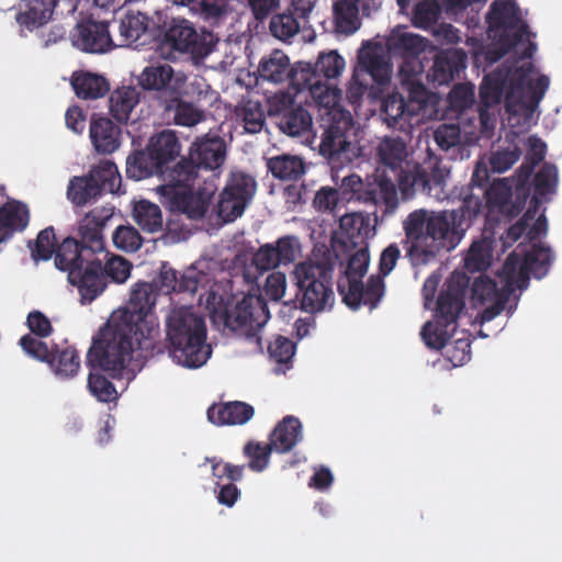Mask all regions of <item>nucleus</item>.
<instances>
[{"mask_svg":"<svg viewBox=\"0 0 562 562\" xmlns=\"http://www.w3.org/2000/svg\"><path fill=\"white\" fill-rule=\"evenodd\" d=\"M158 292L151 282H137L131 290L128 305L113 313L93 338L87 352V366L121 379L133 355L153 347L154 326L148 315L156 305Z\"/></svg>","mask_w":562,"mask_h":562,"instance_id":"f257e3e1","label":"nucleus"},{"mask_svg":"<svg viewBox=\"0 0 562 562\" xmlns=\"http://www.w3.org/2000/svg\"><path fill=\"white\" fill-rule=\"evenodd\" d=\"M491 178H471L468 187H462V195L456 196L462 204L459 210L428 211L418 209L403 221L405 238L402 244L413 267L427 266L435 261L441 251H450L460 243L463 222L474 220L483 207L480 196L472 194V186H482Z\"/></svg>","mask_w":562,"mask_h":562,"instance_id":"f03ea898","label":"nucleus"},{"mask_svg":"<svg viewBox=\"0 0 562 562\" xmlns=\"http://www.w3.org/2000/svg\"><path fill=\"white\" fill-rule=\"evenodd\" d=\"M289 87L283 91V110L285 104H294V98L306 93L316 105L324 108L322 120L326 122L319 153L328 158L339 155L349 146L347 132L352 126V117L336 106L341 99V91L329 82H323L316 78L313 66L310 63H296L286 74Z\"/></svg>","mask_w":562,"mask_h":562,"instance_id":"7ed1b4c3","label":"nucleus"},{"mask_svg":"<svg viewBox=\"0 0 562 562\" xmlns=\"http://www.w3.org/2000/svg\"><path fill=\"white\" fill-rule=\"evenodd\" d=\"M338 255L326 246L317 247L313 256L297 263L292 278L297 286L294 301H283V306L299 307L310 314L331 308L335 303L333 290L334 269Z\"/></svg>","mask_w":562,"mask_h":562,"instance_id":"20e7f679","label":"nucleus"},{"mask_svg":"<svg viewBox=\"0 0 562 562\" xmlns=\"http://www.w3.org/2000/svg\"><path fill=\"white\" fill-rule=\"evenodd\" d=\"M166 333L169 355L178 364L196 369L211 357L204 318L194 313L192 307L171 310L166 318Z\"/></svg>","mask_w":562,"mask_h":562,"instance_id":"39448f33","label":"nucleus"},{"mask_svg":"<svg viewBox=\"0 0 562 562\" xmlns=\"http://www.w3.org/2000/svg\"><path fill=\"white\" fill-rule=\"evenodd\" d=\"M470 279L463 272H453L441 290L435 311V322H427L420 331L427 347L441 350L457 329V321L465 306Z\"/></svg>","mask_w":562,"mask_h":562,"instance_id":"423d86ee","label":"nucleus"},{"mask_svg":"<svg viewBox=\"0 0 562 562\" xmlns=\"http://www.w3.org/2000/svg\"><path fill=\"white\" fill-rule=\"evenodd\" d=\"M533 70L532 63H526L517 67L509 76L505 93V108L510 115V121L522 115L525 124L529 125L549 88L550 80L546 75L539 76L537 80L530 79Z\"/></svg>","mask_w":562,"mask_h":562,"instance_id":"0eeeda50","label":"nucleus"},{"mask_svg":"<svg viewBox=\"0 0 562 562\" xmlns=\"http://www.w3.org/2000/svg\"><path fill=\"white\" fill-rule=\"evenodd\" d=\"M196 178H171L172 181L157 187L160 202L171 211L186 214L191 220L204 217L215 193V186L204 180L195 186L191 180Z\"/></svg>","mask_w":562,"mask_h":562,"instance_id":"6e6552de","label":"nucleus"},{"mask_svg":"<svg viewBox=\"0 0 562 562\" xmlns=\"http://www.w3.org/2000/svg\"><path fill=\"white\" fill-rule=\"evenodd\" d=\"M180 154V144L176 134L164 131L149 140L146 151H136L126 158V173L162 175L169 170V164Z\"/></svg>","mask_w":562,"mask_h":562,"instance_id":"1a4fd4ad","label":"nucleus"},{"mask_svg":"<svg viewBox=\"0 0 562 562\" xmlns=\"http://www.w3.org/2000/svg\"><path fill=\"white\" fill-rule=\"evenodd\" d=\"M211 318L215 324H222L232 331H250L262 327L269 318L266 301L260 295L248 294L241 300L221 302L211 311Z\"/></svg>","mask_w":562,"mask_h":562,"instance_id":"9d476101","label":"nucleus"},{"mask_svg":"<svg viewBox=\"0 0 562 562\" xmlns=\"http://www.w3.org/2000/svg\"><path fill=\"white\" fill-rule=\"evenodd\" d=\"M494 181L485 191L486 203L498 212L517 216L526 206L535 192V184L541 179L532 178H493Z\"/></svg>","mask_w":562,"mask_h":562,"instance_id":"9b49d317","label":"nucleus"},{"mask_svg":"<svg viewBox=\"0 0 562 562\" xmlns=\"http://www.w3.org/2000/svg\"><path fill=\"white\" fill-rule=\"evenodd\" d=\"M94 255L81 244L76 237H66L56 249L55 266L61 271L68 272V281L77 288L80 299L88 290V280L95 274L91 271V261Z\"/></svg>","mask_w":562,"mask_h":562,"instance_id":"f8f14e48","label":"nucleus"},{"mask_svg":"<svg viewBox=\"0 0 562 562\" xmlns=\"http://www.w3.org/2000/svg\"><path fill=\"white\" fill-rule=\"evenodd\" d=\"M91 271L95 274L88 280V290L85 291L81 304H90L99 295H101L108 284L109 280L115 283H124L132 270V263L122 256L113 255L106 249L100 256L94 257L91 261Z\"/></svg>","mask_w":562,"mask_h":562,"instance_id":"ddd939ff","label":"nucleus"},{"mask_svg":"<svg viewBox=\"0 0 562 562\" xmlns=\"http://www.w3.org/2000/svg\"><path fill=\"white\" fill-rule=\"evenodd\" d=\"M166 41L177 50L190 53L194 58H203L212 52L217 37L204 30L198 32L191 23L181 20L168 29Z\"/></svg>","mask_w":562,"mask_h":562,"instance_id":"4468645a","label":"nucleus"},{"mask_svg":"<svg viewBox=\"0 0 562 562\" xmlns=\"http://www.w3.org/2000/svg\"><path fill=\"white\" fill-rule=\"evenodd\" d=\"M113 215L114 207L103 205L90 210L78 222L77 239L95 257L106 249L103 232Z\"/></svg>","mask_w":562,"mask_h":562,"instance_id":"2eb2a0df","label":"nucleus"},{"mask_svg":"<svg viewBox=\"0 0 562 562\" xmlns=\"http://www.w3.org/2000/svg\"><path fill=\"white\" fill-rule=\"evenodd\" d=\"M217 202V215L225 223L241 216L255 191V178H231Z\"/></svg>","mask_w":562,"mask_h":562,"instance_id":"dca6fc26","label":"nucleus"},{"mask_svg":"<svg viewBox=\"0 0 562 562\" xmlns=\"http://www.w3.org/2000/svg\"><path fill=\"white\" fill-rule=\"evenodd\" d=\"M136 83L145 91L175 97L183 85V71L168 64H153L136 76Z\"/></svg>","mask_w":562,"mask_h":562,"instance_id":"f3484780","label":"nucleus"},{"mask_svg":"<svg viewBox=\"0 0 562 562\" xmlns=\"http://www.w3.org/2000/svg\"><path fill=\"white\" fill-rule=\"evenodd\" d=\"M70 41L75 47L87 53H105L116 45L110 36L108 24L92 19L80 21L70 33Z\"/></svg>","mask_w":562,"mask_h":562,"instance_id":"a211bd4d","label":"nucleus"},{"mask_svg":"<svg viewBox=\"0 0 562 562\" xmlns=\"http://www.w3.org/2000/svg\"><path fill=\"white\" fill-rule=\"evenodd\" d=\"M362 178H342V184L348 183L355 192L359 193V199L366 202H372L375 205L384 204L386 213H394L398 206L397 188L391 178H366L367 188Z\"/></svg>","mask_w":562,"mask_h":562,"instance_id":"6ab92c4d","label":"nucleus"},{"mask_svg":"<svg viewBox=\"0 0 562 562\" xmlns=\"http://www.w3.org/2000/svg\"><path fill=\"white\" fill-rule=\"evenodd\" d=\"M535 184V192L529 201V206L522 217L512 225L506 232L505 244L512 245L516 243L524 234L527 235L529 222H531L539 213L542 204L551 201L552 195L555 193L559 178H540Z\"/></svg>","mask_w":562,"mask_h":562,"instance_id":"aec40b11","label":"nucleus"},{"mask_svg":"<svg viewBox=\"0 0 562 562\" xmlns=\"http://www.w3.org/2000/svg\"><path fill=\"white\" fill-rule=\"evenodd\" d=\"M370 255L367 248H361L350 256L342 276L337 281V291L344 303L353 304L360 297V282L368 271Z\"/></svg>","mask_w":562,"mask_h":562,"instance_id":"412c9836","label":"nucleus"},{"mask_svg":"<svg viewBox=\"0 0 562 562\" xmlns=\"http://www.w3.org/2000/svg\"><path fill=\"white\" fill-rule=\"evenodd\" d=\"M226 146L220 137L198 138L190 148L189 158L191 164L203 171L218 169L225 160Z\"/></svg>","mask_w":562,"mask_h":562,"instance_id":"4be33fe9","label":"nucleus"},{"mask_svg":"<svg viewBox=\"0 0 562 562\" xmlns=\"http://www.w3.org/2000/svg\"><path fill=\"white\" fill-rule=\"evenodd\" d=\"M200 280L193 271L180 273L169 262L162 261L159 273L151 282L158 293H195Z\"/></svg>","mask_w":562,"mask_h":562,"instance_id":"5701e85b","label":"nucleus"},{"mask_svg":"<svg viewBox=\"0 0 562 562\" xmlns=\"http://www.w3.org/2000/svg\"><path fill=\"white\" fill-rule=\"evenodd\" d=\"M467 57L462 48H448L438 53L429 75L432 82L438 86L450 83L465 69Z\"/></svg>","mask_w":562,"mask_h":562,"instance_id":"b1692460","label":"nucleus"},{"mask_svg":"<svg viewBox=\"0 0 562 562\" xmlns=\"http://www.w3.org/2000/svg\"><path fill=\"white\" fill-rule=\"evenodd\" d=\"M206 414L216 426H243L255 416V408L246 402L231 401L212 404Z\"/></svg>","mask_w":562,"mask_h":562,"instance_id":"393cba45","label":"nucleus"},{"mask_svg":"<svg viewBox=\"0 0 562 562\" xmlns=\"http://www.w3.org/2000/svg\"><path fill=\"white\" fill-rule=\"evenodd\" d=\"M380 164L396 176H428L417 167L415 173L406 172L403 166L407 164V146L401 138H384L378 148Z\"/></svg>","mask_w":562,"mask_h":562,"instance_id":"a878e982","label":"nucleus"},{"mask_svg":"<svg viewBox=\"0 0 562 562\" xmlns=\"http://www.w3.org/2000/svg\"><path fill=\"white\" fill-rule=\"evenodd\" d=\"M380 115L387 127L404 133L412 130V119L415 116L409 112L406 99L400 93H391L382 101Z\"/></svg>","mask_w":562,"mask_h":562,"instance_id":"bb28decb","label":"nucleus"},{"mask_svg":"<svg viewBox=\"0 0 562 562\" xmlns=\"http://www.w3.org/2000/svg\"><path fill=\"white\" fill-rule=\"evenodd\" d=\"M546 153V143L537 136H529L525 159L513 176H558L557 166L550 162H543L540 170L535 172L536 167L544 160Z\"/></svg>","mask_w":562,"mask_h":562,"instance_id":"cd10ccee","label":"nucleus"},{"mask_svg":"<svg viewBox=\"0 0 562 562\" xmlns=\"http://www.w3.org/2000/svg\"><path fill=\"white\" fill-rule=\"evenodd\" d=\"M120 128L108 117L93 116L90 122V138L97 151L111 154L120 145Z\"/></svg>","mask_w":562,"mask_h":562,"instance_id":"c85d7f7f","label":"nucleus"},{"mask_svg":"<svg viewBox=\"0 0 562 562\" xmlns=\"http://www.w3.org/2000/svg\"><path fill=\"white\" fill-rule=\"evenodd\" d=\"M116 178H71L67 188V198L79 207L100 198L104 191L106 180Z\"/></svg>","mask_w":562,"mask_h":562,"instance_id":"c756f323","label":"nucleus"},{"mask_svg":"<svg viewBox=\"0 0 562 562\" xmlns=\"http://www.w3.org/2000/svg\"><path fill=\"white\" fill-rule=\"evenodd\" d=\"M281 441V420H279L270 434L269 442L249 440L243 448L244 456L248 459L247 467L254 472H262L269 464V459L277 442Z\"/></svg>","mask_w":562,"mask_h":562,"instance_id":"7c9ffc66","label":"nucleus"},{"mask_svg":"<svg viewBox=\"0 0 562 562\" xmlns=\"http://www.w3.org/2000/svg\"><path fill=\"white\" fill-rule=\"evenodd\" d=\"M302 101L294 108V104L286 103L283 110V134L292 137H303L308 142L313 134L312 115L302 104Z\"/></svg>","mask_w":562,"mask_h":562,"instance_id":"2f4dec72","label":"nucleus"},{"mask_svg":"<svg viewBox=\"0 0 562 562\" xmlns=\"http://www.w3.org/2000/svg\"><path fill=\"white\" fill-rule=\"evenodd\" d=\"M486 20L493 30H513L521 22L520 9L515 0H494Z\"/></svg>","mask_w":562,"mask_h":562,"instance_id":"473e14b6","label":"nucleus"},{"mask_svg":"<svg viewBox=\"0 0 562 562\" xmlns=\"http://www.w3.org/2000/svg\"><path fill=\"white\" fill-rule=\"evenodd\" d=\"M360 2L361 0H334L333 23L337 33L351 35L361 26Z\"/></svg>","mask_w":562,"mask_h":562,"instance_id":"72a5a7b5","label":"nucleus"},{"mask_svg":"<svg viewBox=\"0 0 562 562\" xmlns=\"http://www.w3.org/2000/svg\"><path fill=\"white\" fill-rule=\"evenodd\" d=\"M54 0H22L18 8L16 21L26 27L45 24L53 14Z\"/></svg>","mask_w":562,"mask_h":562,"instance_id":"f704fd0d","label":"nucleus"},{"mask_svg":"<svg viewBox=\"0 0 562 562\" xmlns=\"http://www.w3.org/2000/svg\"><path fill=\"white\" fill-rule=\"evenodd\" d=\"M387 50L393 57L402 59L419 57L426 48V41L417 34L393 32L387 40Z\"/></svg>","mask_w":562,"mask_h":562,"instance_id":"c9c22d12","label":"nucleus"},{"mask_svg":"<svg viewBox=\"0 0 562 562\" xmlns=\"http://www.w3.org/2000/svg\"><path fill=\"white\" fill-rule=\"evenodd\" d=\"M71 86L79 98L98 99L106 94L110 87L104 77L92 72H76Z\"/></svg>","mask_w":562,"mask_h":562,"instance_id":"e433bc0d","label":"nucleus"},{"mask_svg":"<svg viewBox=\"0 0 562 562\" xmlns=\"http://www.w3.org/2000/svg\"><path fill=\"white\" fill-rule=\"evenodd\" d=\"M132 215L143 232L155 234L162 231V213L157 204L140 200L134 204Z\"/></svg>","mask_w":562,"mask_h":562,"instance_id":"4c0bfd02","label":"nucleus"},{"mask_svg":"<svg viewBox=\"0 0 562 562\" xmlns=\"http://www.w3.org/2000/svg\"><path fill=\"white\" fill-rule=\"evenodd\" d=\"M139 91L131 86H123L115 89L110 97V111L121 122L130 119L134 108L138 104Z\"/></svg>","mask_w":562,"mask_h":562,"instance_id":"58836bf2","label":"nucleus"},{"mask_svg":"<svg viewBox=\"0 0 562 562\" xmlns=\"http://www.w3.org/2000/svg\"><path fill=\"white\" fill-rule=\"evenodd\" d=\"M502 273L506 280L504 289L513 290L514 285H517L520 290L526 288L530 277L526 256L522 258L516 250L509 254L504 262Z\"/></svg>","mask_w":562,"mask_h":562,"instance_id":"ea45409f","label":"nucleus"},{"mask_svg":"<svg viewBox=\"0 0 562 562\" xmlns=\"http://www.w3.org/2000/svg\"><path fill=\"white\" fill-rule=\"evenodd\" d=\"M313 7V0H291L288 11L283 12V41L306 24Z\"/></svg>","mask_w":562,"mask_h":562,"instance_id":"a19ab883","label":"nucleus"},{"mask_svg":"<svg viewBox=\"0 0 562 562\" xmlns=\"http://www.w3.org/2000/svg\"><path fill=\"white\" fill-rule=\"evenodd\" d=\"M148 29V18L139 11H127L120 20L117 45H128L138 41Z\"/></svg>","mask_w":562,"mask_h":562,"instance_id":"79ce46f5","label":"nucleus"},{"mask_svg":"<svg viewBox=\"0 0 562 562\" xmlns=\"http://www.w3.org/2000/svg\"><path fill=\"white\" fill-rule=\"evenodd\" d=\"M50 369L60 379L74 378L80 369V358L74 347L53 351L48 361Z\"/></svg>","mask_w":562,"mask_h":562,"instance_id":"37998d69","label":"nucleus"},{"mask_svg":"<svg viewBox=\"0 0 562 562\" xmlns=\"http://www.w3.org/2000/svg\"><path fill=\"white\" fill-rule=\"evenodd\" d=\"M166 110L173 113V122L177 125L192 127L204 121V112L180 97H172V100L166 104Z\"/></svg>","mask_w":562,"mask_h":562,"instance_id":"c03bdc74","label":"nucleus"},{"mask_svg":"<svg viewBox=\"0 0 562 562\" xmlns=\"http://www.w3.org/2000/svg\"><path fill=\"white\" fill-rule=\"evenodd\" d=\"M173 5L188 8L204 20H215L227 10L228 0H169Z\"/></svg>","mask_w":562,"mask_h":562,"instance_id":"a18cd8bd","label":"nucleus"},{"mask_svg":"<svg viewBox=\"0 0 562 562\" xmlns=\"http://www.w3.org/2000/svg\"><path fill=\"white\" fill-rule=\"evenodd\" d=\"M505 88L506 79L502 74L492 72L486 75L480 86V105H497L502 101Z\"/></svg>","mask_w":562,"mask_h":562,"instance_id":"49530a36","label":"nucleus"},{"mask_svg":"<svg viewBox=\"0 0 562 562\" xmlns=\"http://www.w3.org/2000/svg\"><path fill=\"white\" fill-rule=\"evenodd\" d=\"M524 41H527L528 44L524 52L521 53L520 58L528 59L532 58L537 45L529 41V29L526 23L520 22L517 26V30L513 34H506L501 36L498 41L499 46V57L504 56L505 54L509 53L512 49L516 48L520 43Z\"/></svg>","mask_w":562,"mask_h":562,"instance_id":"de8ad7c7","label":"nucleus"},{"mask_svg":"<svg viewBox=\"0 0 562 562\" xmlns=\"http://www.w3.org/2000/svg\"><path fill=\"white\" fill-rule=\"evenodd\" d=\"M384 290L385 284L383 281V277L371 276L368 279L366 285L363 284V282H360V289L358 290L360 292V297L357 301V303L353 304L352 302H349L345 304L351 310H357L363 303L364 305L369 306L370 310H373L378 306L382 296L384 295Z\"/></svg>","mask_w":562,"mask_h":562,"instance_id":"09e8293b","label":"nucleus"},{"mask_svg":"<svg viewBox=\"0 0 562 562\" xmlns=\"http://www.w3.org/2000/svg\"><path fill=\"white\" fill-rule=\"evenodd\" d=\"M451 178H413L415 181H420L422 191L436 199L437 201H454L456 196L462 195V191L453 186L449 188L448 181Z\"/></svg>","mask_w":562,"mask_h":562,"instance_id":"8fccbe9b","label":"nucleus"},{"mask_svg":"<svg viewBox=\"0 0 562 562\" xmlns=\"http://www.w3.org/2000/svg\"><path fill=\"white\" fill-rule=\"evenodd\" d=\"M313 68L317 79L328 82L340 76L345 68V59L335 50L322 53Z\"/></svg>","mask_w":562,"mask_h":562,"instance_id":"3c124183","label":"nucleus"},{"mask_svg":"<svg viewBox=\"0 0 562 562\" xmlns=\"http://www.w3.org/2000/svg\"><path fill=\"white\" fill-rule=\"evenodd\" d=\"M0 216L13 232H22L29 224L30 212L25 204L11 201L0 207Z\"/></svg>","mask_w":562,"mask_h":562,"instance_id":"603ef678","label":"nucleus"},{"mask_svg":"<svg viewBox=\"0 0 562 562\" xmlns=\"http://www.w3.org/2000/svg\"><path fill=\"white\" fill-rule=\"evenodd\" d=\"M530 273L537 279L547 276L553 256L549 247L541 245H532L530 251L525 254Z\"/></svg>","mask_w":562,"mask_h":562,"instance_id":"864d4df0","label":"nucleus"},{"mask_svg":"<svg viewBox=\"0 0 562 562\" xmlns=\"http://www.w3.org/2000/svg\"><path fill=\"white\" fill-rule=\"evenodd\" d=\"M175 97H190L194 98L199 102L212 103L217 99L216 92H214L206 81L202 78H193L188 81V77L183 72V85L179 91H176Z\"/></svg>","mask_w":562,"mask_h":562,"instance_id":"5fc2aeb1","label":"nucleus"},{"mask_svg":"<svg viewBox=\"0 0 562 562\" xmlns=\"http://www.w3.org/2000/svg\"><path fill=\"white\" fill-rule=\"evenodd\" d=\"M57 246L54 227H46L38 233L34 246L31 247L32 258L35 261H46L56 255Z\"/></svg>","mask_w":562,"mask_h":562,"instance_id":"6e6d98bb","label":"nucleus"},{"mask_svg":"<svg viewBox=\"0 0 562 562\" xmlns=\"http://www.w3.org/2000/svg\"><path fill=\"white\" fill-rule=\"evenodd\" d=\"M340 228L349 239L368 236L370 232V217L368 214L355 212L340 217Z\"/></svg>","mask_w":562,"mask_h":562,"instance_id":"4d7b16f0","label":"nucleus"},{"mask_svg":"<svg viewBox=\"0 0 562 562\" xmlns=\"http://www.w3.org/2000/svg\"><path fill=\"white\" fill-rule=\"evenodd\" d=\"M88 390L100 402L110 403L117 398L113 383L100 372L91 371L88 376Z\"/></svg>","mask_w":562,"mask_h":562,"instance_id":"13d9d810","label":"nucleus"},{"mask_svg":"<svg viewBox=\"0 0 562 562\" xmlns=\"http://www.w3.org/2000/svg\"><path fill=\"white\" fill-rule=\"evenodd\" d=\"M112 240L116 248L126 252L138 250L143 244L140 234L131 225L117 226L113 232Z\"/></svg>","mask_w":562,"mask_h":562,"instance_id":"bf43d9fd","label":"nucleus"},{"mask_svg":"<svg viewBox=\"0 0 562 562\" xmlns=\"http://www.w3.org/2000/svg\"><path fill=\"white\" fill-rule=\"evenodd\" d=\"M276 247L266 245L261 247L252 257V265L262 273L276 268L281 262V238L276 240Z\"/></svg>","mask_w":562,"mask_h":562,"instance_id":"052dcab7","label":"nucleus"},{"mask_svg":"<svg viewBox=\"0 0 562 562\" xmlns=\"http://www.w3.org/2000/svg\"><path fill=\"white\" fill-rule=\"evenodd\" d=\"M471 292L474 301L485 304L504 294V288L498 290L497 284L491 278L479 277L474 280Z\"/></svg>","mask_w":562,"mask_h":562,"instance_id":"680f3d73","label":"nucleus"},{"mask_svg":"<svg viewBox=\"0 0 562 562\" xmlns=\"http://www.w3.org/2000/svg\"><path fill=\"white\" fill-rule=\"evenodd\" d=\"M361 63L374 82L380 86H384L390 82V67L383 57L376 54L367 55L361 57Z\"/></svg>","mask_w":562,"mask_h":562,"instance_id":"e2e57ef3","label":"nucleus"},{"mask_svg":"<svg viewBox=\"0 0 562 562\" xmlns=\"http://www.w3.org/2000/svg\"><path fill=\"white\" fill-rule=\"evenodd\" d=\"M402 87L407 91L406 104L409 112L416 116L427 104V89L423 81H408V83H403Z\"/></svg>","mask_w":562,"mask_h":562,"instance_id":"0e129e2a","label":"nucleus"},{"mask_svg":"<svg viewBox=\"0 0 562 562\" xmlns=\"http://www.w3.org/2000/svg\"><path fill=\"white\" fill-rule=\"evenodd\" d=\"M521 156V150L518 146L514 145L512 148H503L493 151L490 157V165L493 172H505L518 161Z\"/></svg>","mask_w":562,"mask_h":562,"instance_id":"69168bd1","label":"nucleus"},{"mask_svg":"<svg viewBox=\"0 0 562 562\" xmlns=\"http://www.w3.org/2000/svg\"><path fill=\"white\" fill-rule=\"evenodd\" d=\"M439 14V7L432 0L418 2L413 10V23L417 27H428L436 22Z\"/></svg>","mask_w":562,"mask_h":562,"instance_id":"338daca9","label":"nucleus"},{"mask_svg":"<svg viewBox=\"0 0 562 562\" xmlns=\"http://www.w3.org/2000/svg\"><path fill=\"white\" fill-rule=\"evenodd\" d=\"M442 348H446L447 360L454 367L463 366L471 358V341L468 338L456 339L450 345L447 341Z\"/></svg>","mask_w":562,"mask_h":562,"instance_id":"774afa93","label":"nucleus"}]
</instances>
